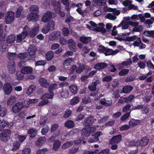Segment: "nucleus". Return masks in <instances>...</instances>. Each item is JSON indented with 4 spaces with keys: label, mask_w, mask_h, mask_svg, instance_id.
I'll use <instances>...</instances> for the list:
<instances>
[{
    "label": "nucleus",
    "mask_w": 154,
    "mask_h": 154,
    "mask_svg": "<svg viewBox=\"0 0 154 154\" xmlns=\"http://www.w3.org/2000/svg\"><path fill=\"white\" fill-rule=\"evenodd\" d=\"M3 89L5 94L6 95L10 94L12 91V86L11 83L9 82L6 83L3 86Z\"/></svg>",
    "instance_id": "9"
},
{
    "label": "nucleus",
    "mask_w": 154,
    "mask_h": 154,
    "mask_svg": "<svg viewBox=\"0 0 154 154\" xmlns=\"http://www.w3.org/2000/svg\"><path fill=\"white\" fill-rule=\"evenodd\" d=\"M107 64L104 62L98 63L95 64L94 68L98 70L103 69L105 68L107 65Z\"/></svg>",
    "instance_id": "18"
},
{
    "label": "nucleus",
    "mask_w": 154,
    "mask_h": 154,
    "mask_svg": "<svg viewBox=\"0 0 154 154\" xmlns=\"http://www.w3.org/2000/svg\"><path fill=\"white\" fill-rule=\"evenodd\" d=\"M62 31L63 35L64 36H68L69 33V32L68 28L65 27L63 28Z\"/></svg>",
    "instance_id": "52"
},
{
    "label": "nucleus",
    "mask_w": 154,
    "mask_h": 154,
    "mask_svg": "<svg viewBox=\"0 0 154 154\" xmlns=\"http://www.w3.org/2000/svg\"><path fill=\"white\" fill-rule=\"evenodd\" d=\"M37 131L35 128H31L29 129L27 133L29 134L31 138H34L36 136L37 134Z\"/></svg>",
    "instance_id": "20"
},
{
    "label": "nucleus",
    "mask_w": 154,
    "mask_h": 154,
    "mask_svg": "<svg viewBox=\"0 0 154 154\" xmlns=\"http://www.w3.org/2000/svg\"><path fill=\"white\" fill-rule=\"evenodd\" d=\"M31 150L29 147L25 148L22 151V154H30Z\"/></svg>",
    "instance_id": "64"
},
{
    "label": "nucleus",
    "mask_w": 154,
    "mask_h": 154,
    "mask_svg": "<svg viewBox=\"0 0 154 154\" xmlns=\"http://www.w3.org/2000/svg\"><path fill=\"white\" fill-rule=\"evenodd\" d=\"M54 52L51 51H49L46 54V60L48 61L50 60L54 57Z\"/></svg>",
    "instance_id": "40"
},
{
    "label": "nucleus",
    "mask_w": 154,
    "mask_h": 154,
    "mask_svg": "<svg viewBox=\"0 0 154 154\" xmlns=\"http://www.w3.org/2000/svg\"><path fill=\"white\" fill-rule=\"evenodd\" d=\"M16 36L14 34L9 35L6 39V41L8 44H11L15 40Z\"/></svg>",
    "instance_id": "29"
},
{
    "label": "nucleus",
    "mask_w": 154,
    "mask_h": 154,
    "mask_svg": "<svg viewBox=\"0 0 154 154\" xmlns=\"http://www.w3.org/2000/svg\"><path fill=\"white\" fill-rule=\"evenodd\" d=\"M141 41L140 38L139 37H137V40L135 41L133 43V45L134 46H140Z\"/></svg>",
    "instance_id": "59"
},
{
    "label": "nucleus",
    "mask_w": 154,
    "mask_h": 154,
    "mask_svg": "<svg viewBox=\"0 0 154 154\" xmlns=\"http://www.w3.org/2000/svg\"><path fill=\"white\" fill-rule=\"evenodd\" d=\"M38 82L42 87L44 88H47L49 85L50 83L45 78L41 77L39 78Z\"/></svg>",
    "instance_id": "11"
},
{
    "label": "nucleus",
    "mask_w": 154,
    "mask_h": 154,
    "mask_svg": "<svg viewBox=\"0 0 154 154\" xmlns=\"http://www.w3.org/2000/svg\"><path fill=\"white\" fill-rule=\"evenodd\" d=\"M8 125V122L7 121L2 120L0 122V131H3L4 128Z\"/></svg>",
    "instance_id": "33"
},
{
    "label": "nucleus",
    "mask_w": 154,
    "mask_h": 154,
    "mask_svg": "<svg viewBox=\"0 0 154 154\" xmlns=\"http://www.w3.org/2000/svg\"><path fill=\"white\" fill-rule=\"evenodd\" d=\"M39 29L38 27H35L34 28L30 33V36L32 37H34L38 33Z\"/></svg>",
    "instance_id": "37"
},
{
    "label": "nucleus",
    "mask_w": 154,
    "mask_h": 154,
    "mask_svg": "<svg viewBox=\"0 0 154 154\" xmlns=\"http://www.w3.org/2000/svg\"><path fill=\"white\" fill-rule=\"evenodd\" d=\"M61 96L62 97L67 98H68L69 96V92L67 90H63L61 93Z\"/></svg>",
    "instance_id": "44"
},
{
    "label": "nucleus",
    "mask_w": 154,
    "mask_h": 154,
    "mask_svg": "<svg viewBox=\"0 0 154 154\" xmlns=\"http://www.w3.org/2000/svg\"><path fill=\"white\" fill-rule=\"evenodd\" d=\"M134 97V96L132 94L130 95L127 97H125V103H128L131 102Z\"/></svg>",
    "instance_id": "56"
},
{
    "label": "nucleus",
    "mask_w": 154,
    "mask_h": 154,
    "mask_svg": "<svg viewBox=\"0 0 154 154\" xmlns=\"http://www.w3.org/2000/svg\"><path fill=\"white\" fill-rule=\"evenodd\" d=\"M80 42L84 44H88L91 40L90 37H86L85 36H81L79 38Z\"/></svg>",
    "instance_id": "19"
},
{
    "label": "nucleus",
    "mask_w": 154,
    "mask_h": 154,
    "mask_svg": "<svg viewBox=\"0 0 154 154\" xmlns=\"http://www.w3.org/2000/svg\"><path fill=\"white\" fill-rule=\"evenodd\" d=\"M122 139V136L121 134H118L113 136L110 139L109 143L110 144H118L120 143Z\"/></svg>",
    "instance_id": "7"
},
{
    "label": "nucleus",
    "mask_w": 154,
    "mask_h": 154,
    "mask_svg": "<svg viewBox=\"0 0 154 154\" xmlns=\"http://www.w3.org/2000/svg\"><path fill=\"white\" fill-rule=\"evenodd\" d=\"M38 15L33 13L29 14L27 16V19L29 21H35L38 20Z\"/></svg>",
    "instance_id": "13"
},
{
    "label": "nucleus",
    "mask_w": 154,
    "mask_h": 154,
    "mask_svg": "<svg viewBox=\"0 0 154 154\" xmlns=\"http://www.w3.org/2000/svg\"><path fill=\"white\" fill-rule=\"evenodd\" d=\"M46 63V61L45 60H38L36 62L35 65L36 66H44Z\"/></svg>",
    "instance_id": "55"
},
{
    "label": "nucleus",
    "mask_w": 154,
    "mask_h": 154,
    "mask_svg": "<svg viewBox=\"0 0 154 154\" xmlns=\"http://www.w3.org/2000/svg\"><path fill=\"white\" fill-rule=\"evenodd\" d=\"M36 48L35 46H30L28 49V52L31 56L34 55L36 53Z\"/></svg>",
    "instance_id": "31"
},
{
    "label": "nucleus",
    "mask_w": 154,
    "mask_h": 154,
    "mask_svg": "<svg viewBox=\"0 0 154 154\" xmlns=\"http://www.w3.org/2000/svg\"><path fill=\"white\" fill-rule=\"evenodd\" d=\"M106 48L102 45H100L98 48V51L99 53H104Z\"/></svg>",
    "instance_id": "57"
},
{
    "label": "nucleus",
    "mask_w": 154,
    "mask_h": 154,
    "mask_svg": "<svg viewBox=\"0 0 154 154\" xmlns=\"http://www.w3.org/2000/svg\"><path fill=\"white\" fill-rule=\"evenodd\" d=\"M46 140V138L45 137H42L38 138L35 142L36 145L37 146H40L44 143Z\"/></svg>",
    "instance_id": "26"
},
{
    "label": "nucleus",
    "mask_w": 154,
    "mask_h": 154,
    "mask_svg": "<svg viewBox=\"0 0 154 154\" xmlns=\"http://www.w3.org/2000/svg\"><path fill=\"white\" fill-rule=\"evenodd\" d=\"M129 146H135L137 148L139 146V142L138 140H130L128 142Z\"/></svg>",
    "instance_id": "36"
},
{
    "label": "nucleus",
    "mask_w": 154,
    "mask_h": 154,
    "mask_svg": "<svg viewBox=\"0 0 154 154\" xmlns=\"http://www.w3.org/2000/svg\"><path fill=\"white\" fill-rule=\"evenodd\" d=\"M23 8V7L21 6H19L17 8L16 13V17L19 18L20 16Z\"/></svg>",
    "instance_id": "42"
},
{
    "label": "nucleus",
    "mask_w": 154,
    "mask_h": 154,
    "mask_svg": "<svg viewBox=\"0 0 154 154\" xmlns=\"http://www.w3.org/2000/svg\"><path fill=\"white\" fill-rule=\"evenodd\" d=\"M72 60L71 58H68L63 62V64L64 66H69L70 65Z\"/></svg>",
    "instance_id": "63"
},
{
    "label": "nucleus",
    "mask_w": 154,
    "mask_h": 154,
    "mask_svg": "<svg viewBox=\"0 0 154 154\" xmlns=\"http://www.w3.org/2000/svg\"><path fill=\"white\" fill-rule=\"evenodd\" d=\"M130 112H128L125 114L121 118L120 120L122 121L126 120L130 116Z\"/></svg>",
    "instance_id": "54"
},
{
    "label": "nucleus",
    "mask_w": 154,
    "mask_h": 154,
    "mask_svg": "<svg viewBox=\"0 0 154 154\" xmlns=\"http://www.w3.org/2000/svg\"><path fill=\"white\" fill-rule=\"evenodd\" d=\"M27 57V54L26 52L20 53L17 55V58L20 60L25 59Z\"/></svg>",
    "instance_id": "43"
},
{
    "label": "nucleus",
    "mask_w": 154,
    "mask_h": 154,
    "mask_svg": "<svg viewBox=\"0 0 154 154\" xmlns=\"http://www.w3.org/2000/svg\"><path fill=\"white\" fill-rule=\"evenodd\" d=\"M16 100L17 98L15 96H11L9 97L7 100V104L9 106H11L16 103Z\"/></svg>",
    "instance_id": "22"
},
{
    "label": "nucleus",
    "mask_w": 154,
    "mask_h": 154,
    "mask_svg": "<svg viewBox=\"0 0 154 154\" xmlns=\"http://www.w3.org/2000/svg\"><path fill=\"white\" fill-rule=\"evenodd\" d=\"M69 88L72 94L75 95L77 94L78 90L77 85L74 84H72L69 86Z\"/></svg>",
    "instance_id": "24"
},
{
    "label": "nucleus",
    "mask_w": 154,
    "mask_h": 154,
    "mask_svg": "<svg viewBox=\"0 0 154 154\" xmlns=\"http://www.w3.org/2000/svg\"><path fill=\"white\" fill-rule=\"evenodd\" d=\"M22 72L24 74H30L33 71L32 68L29 66H24L21 69Z\"/></svg>",
    "instance_id": "17"
},
{
    "label": "nucleus",
    "mask_w": 154,
    "mask_h": 154,
    "mask_svg": "<svg viewBox=\"0 0 154 154\" xmlns=\"http://www.w3.org/2000/svg\"><path fill=\"white\" fill-rule=\"evenodd\" d=\"M8 70L10 74H13L16 71L15 64L14 61L8 63Z\"/></svg>",
    "instance_id": "10"
},
{
    "label": "nucleus",
    "mask_w": 154,
    "mask_h": 154,
    "mask_svg": "<svg viewBox=\"0 0 154 154\" xmlns=\"http://www.w3.org/2000/svg\"><path fill=\"white\" fill-rule=\"evenodd\" d=\"M65 126L66 127L69 128H73L74 126V123L73 121L71 120H69L65 122Z\"/></svg>",
    "instance_id": "38"
},
{
    "label": "nucleus",
    "mask_w": 154,
    "mask_h": 154,
    "mask_svg": "<svg viewBox=\"0 0 154 154\" xmlns=\"http://www.w3.org/2000/svg\"><path fill=\"white\" fill-rule=\"evenodd\" d=\"M14 13L12 11L8 12L5 17V22L6 24H8L13 22L14 20Z\"/></svg>",
    "instance_id": "5"
},
{
    "label": "nucleus",
    "mask_w": 154,
    "mask_h": 154,
    "mask_svg": "<svg viewBox=\"0 0 154 154\" xmlns=\"http://www.w3.org/2000/svg\"><path fill=\"white\" fill-rule=\"evenodd\" d=\"M23 74L21 70L20 71H17L16 73V75L18 79L19 80H22L24 78Z\"/></svg>",
    "instance_id": "47"
},
{
    "label": "nucleus",
    "mask_w": 154,
    "mask_h": 154,
    "mask_svg": "<svg viewBox=\"0 0 154 154\" xmlns=\"http://www.w3.org/2000/svg\"><path fill=\"white\" fill-rule=\"evenodd\" d=\"M35 87L34 85H32L30 86L26 91V94L28 95L31 94L33 92Z\"/></svg>",
    "instance_id": "50"
},
{
    "label": "nucleus",
    "mask_w": 154,
    "mask_h": 154,
    "mask_svg": "<svg viewBox=\"0 0 154 154\" xmlns=\"http://www.w3.org/2000/svg\"><path fill=\"white\" fill-rule=\"evenodd\" d=\"M79 66L77 67L76 69V72L77 73H80L82 72L85 69V65L81 63H79Z\"/></svg>",
    "instance_id": "25"
},
{
    "label": "nucleus",
    "mask_w": 154,
    "mask_h": 154,
    "mask_svg": "<svg viewBox=\"0 0 154 154\" xmlns=\"http://www.w3.org/2000/svg\"><path fill=\"white\" fill-rule=\"evenodd\" d=\"M61 144L60 142L58 140H56L54 142L53 149L54 150H57L60 147Z\"/></svg>",
    "instance_id": "32"
},
{
    "label": "nucleus",
    "mask_w": 154,
    "mask_h": 154,
    "mask_svg": "<svg viewBox=\"0 0 154 154\" xmlns=\"http://www.w3.org/2000/svg\"><path fill=\"white\" fill-rule=\"evenodd\" d=\"M30 11L31 12V13H33L38 14L39 12L38 7L36 5H32L30 8Z\"/></svg>",
    "instance_id": "34"
},
{
    "label": "nucleus",
    "mask_w": 154,
    "mask_h": 154,
    "mask_svg": "<svg viewBox=\"0 0 154 154\" xmlns=\"http://www.w3.org/2000/svg\"><path fill=\"white\" fill-rule=\"evenodd\" d=\"M106 18L110 20H114L116 19V17L111 14L109 13L106 14Z\"/></svg>",
    "instance_id": "60"
},
{
    "label": "nucleus",
    "mask_w": 154,
    "mask_h": 154,
    "mask_svg": "<svg viewBox=\"0 0 154 154\" xmlns=\"http://www.w3.org/2000/svg\"><path fill=\"white\" fill-rule=\"evenodd\" d=\"M137 37H138L136 35L127 37L126 38H125V41H128L129 42L133 41L137 39Z\"/></svg>",
    "instance_id": "51"
},
{
    "label": "nucleus",
    "mask_w": 154,
    "mask_h": 154,
    "mask_svg": "<svg viewBox=\"0 0 154 154\" xmlns=\"http://www.w3.org/2000/svg\"><path fill=\"white\" fill-rule=\"evenodd\" d=\"M133 87L131 85H126L123 87L122 90H121V93L127 94L131 92L133 89Z\"/></svg>",
    "instance_id": "14"
},
{
    "label": "nucleus",
    "mask_w": 154,
    "mask_h": 154,
    "mask_svg": "<svg viewBox=\"0 0 154 154\" xmlns=\"http://www.w3.org/2000/svg\"><path fill=\"white\" fill-rule=\"evenodd\" d=\"M51 5L53 7L55 12L59 14L60 17H63L65 16L64 12L61 11V5L59 1L56 0H52Z\"/></svg>",
    "instance_id": "3"
},
{
    "label": "nucleus",
    "mask_w": 154,
    "mask_h": 154,
    "mask_svg": "<svg viewBox=\"0 0 154 154\" xmlns=\"http://www.w3.org/2000/svg\"><path fill=\"white\" fill-rule=\"evenodd\" d=\"M20 146V143L17 141H15L13 144V148L11 150L14 151L18 149Z\"/></svg>",
    "instance_id": "41"
},
{
    "label": "nucleus",
    "mask_w": 154,
    "mask_h": 154,
    "mask_svg": "<svg viewBox=\"0 0 154 154\" xmlns=\"http://www.w3.org/2000/svg\"><path fill=\"white\" fill-rule=\"evenodd\" d=\"M140 122V120L131 119L129 121V124L131 126H135L138 125Z\"/></svg>",
    "instance_id": "30"
},
{
    "label": "nucleus",
    "mask_w": 154,
    "mask_h": 154,
    "mask_svg": "<svg viewBox=\"0 0 154 154\" xmlns=\"http://www.w3.org/2000/svg\"><path fill=\"white\" fill-rule=\"evenodd\" d=\"M29 32L28 28L27 27H26V26H25L21 34H19L17 35L16 39V42H21L28 35Z\"/></svg>",
    "instance_id": "4"
},
{
    "label": "nucleus",
    "mask_w": 154,
    "mask_h": 154,
    "mask_svg": "<svg viewBox=\"0 0 154 154\" xmlns=\"http://www.w3.org/2000/svg\"><path fill=\"white\" fill-rule=\"evenodd\" d=\"M27 136L26 135H19L17 137V139L20 143H23L26 138Z\"/></svg>",
    "instance_id": "48"
},
{
    "label": "nucleus",
    "mask_w": 154,
    "mask_h": 154,
    "mask_svg": "<svg viewBox=\"0 0 154 154\" xmlns=\"http://www.w3.org/2000/svg\"><path fill=\"white\" fill-rule=\"evenodd\" d=\"M96 120V119H94V116H90L85 120V125L86 126H89L91 125Z\"/></svg>",
    "instance_id": "12"
},
{
    "label": "nucleus",
    "mask_w": 154,
    "mask_h": 154,
    "mask_svg": "<svg viewBox=\"0 0 154 154\" xmlns=\"http://www.w3.org/2000/svg\"><path fill=\"white\" fill-rule=\"evenodd\" d=\"M48 90L49 92L50 97L49 99H51L53 98L54 94L53 91H56L58 88L57 84L56 83H53L51 85L49 84L48 87Z\"/></svg>",
    "instance_id": "6"
},
{
    "label": "nucleus",
    "mask_w": 154,
    "mask_h": 154,
    "mask_svg": "<svg viewBox=\"0 0 154 154\" xmlns=\"http://www.w3.org/2000/svg\"><path fill=\"white\" fill-rule=\"evenodd\" d=\"M54 14L50 11H47L44 14L42 18V21L46 23L48 22L47 25H45L42 29V32L44 34L48 33L50 30H53L55 26L54 22H49L52 18H54L55 16Z\"/></svg>",
    "instance_id": "1"
},
{
    "label": "nucleus",
    "mask_w": 154,
    "mask_h": 154,
    "mask_svg": "<svg viewBox=\"0 0 154 154\" xmlns=\"http://www.w3.org/2000/svg\"><path fill=\"white\" fill-rule=\"evenodd\" d=\"M119 51V50H118L113 51L111 49L107 48L106 49L104 54L106 56L110 55H113L118 53Z\"/></svg>",
    "instance_id": "16"
},
{
    "label": "nucleus",
    "mask_w": 154,
    "mask_h": 154,
    "mask_svg": "<svg viewBox=\"0 0 154 154\" xmlns=\"http://www.w3.org/2000/svg\"><path fill=\"white\" fill-rule=\"evenodd\" d=\"M22 102H19L14 104L12 107V110L14 113L18 112L23 109Z\"/></svg>",
    "instance_id": "8"
},
{
    "label": "nucleus",
    "mask_w": 154,
    "mask_h": 154,
    "mask_svg": "<svg viewBox=\"0 0 154 154\" xmlns=\"http://www.w3.org/2000/svg\"><path fill=\"white\" fill-rule=\"evenodd\" d=\"M149 141V140L146 137H142L140 141L139 142V145L140 144L141 146H145L148 144Z\"/></svg>",
    "instance_id": "23"
},
{
    "label": "nucleus",
    "mask_w": 154,
    "mask_h": 154,
    "mask_svg": "<svg viewBox=\"0 0 154 154\" xmlns=\"http://www.w3.org/2000/svg\"><path fill=\"white\" fill-rule=\"evenodd\" d=\"M59 42L60 44L62 45H65L67 44V40L64 37L60 38Z\"/></svg>",
    "instance_id": "62"
},
{
    "label": "nucleus",
    "mask_w": 154,
    "mask_h": 154,
    "mask_svg": "<svg viewBox=\"0 0 154 154\" xmlns=\"http://www.w3.org/2000/svg\"><path fill=\"white\" fill-rule=\"evenodd\" d=\"M11 131L9 129H5L0 133V140L1 141L7 143L10 139Z\"/></svg>",
    "instance_id": "2"
},
{
    "label": "nucleus",
    "mask_w": 154,
    "mask_h": 154,
    "mask_svg": "<svg viewBox=\"0 0 154 154\" xmlns=\"http://www.w3.org/2000/svg\"><path fill=\"white\" fill-rule=\"evenodd\" d=\"M129 70L127 69H123L119 73V75L120 76L125 75L128 74Z\"/></svg>",
    "instance_id": "53"
},
{
    "label": "nucleus",
    "mask_w": 154,
    "mask_h": 154,
    "mask_svg": "<svg viewBox=\"0 0 154 154\" xmlns=\"http://www.w3.org/2000/svg\"><path fill=\"white\" fill-rule=\"evenodd\" d=\"M17 55L15 52V53H9L8 54V57L9 60H12L15 58Z\"/></svg>",
    "instance_id": "58"
},
{
    "label": "nucleus",
    "mask_w": 154,
    "mask_h": 154,
    "mask_svg": "<svg viewBox=\"0 0 154 154\" xmlns=\"http://www.w3.org/2000/svg\"><path fill=\"white\" fill-rule=\"evenodd\" d=\"M7 112V110L6 108L1 107L0 109V116L3 117L6 115Z\"/></svg>",
    "instance_id": "49"
},
{
    "label": "nucleus",
    "mask_w": 154,
    "mask_h": 154,
    "mask_svg": "<svg viewBox=\"0 0 154 154\" xmlns=\"http://www.w3.org/2000/svg\"><path fill=\"white\" fill-rule=\"evenodd\" d=\"M72 113V111L70 109H67L65 111L63 117L65 118H67L70 116Z\"/></svg>",
    "instance_id": "45"
},
{
    "label": "nucleus",
    "mask_w": 154,
    "mask_h": 154,
    "mask_svg": "<svg viewBox=\"0 0 154 154\" xmlns=\"http://www.w3.org/2000/svg\"><path fill=\"white\" fill-rule=\"evenodd\" d=\"M79 150V147H72L69 150V152L71 154H74L77 152Z\"/></svg>",
    "instance_id": "61"
},
{
    "label": "nucleus",
    "mask_w": 154,
    "mask_h": 154,
    "mask_svg": "<svg viewBox=\"0 0 154 154\" xmlns=\"http://www.w3.org/2000/svg\"><path fill=\"white\" fill-rule=\"evenodd\" d=\"M143 34L145 36L147 37H154V30L145 31L143 32Z\"/></svg>",
    "instance_id": "39"
},
{
    "label": "nucleus",
    "mask_w": 154,
    "mask_h": 154,
    "mask_svg": "<svg viewBox=\"0 0 154 154\" xmlns=\"http://www.w3.org/2000/svg\"><path fill=\"white\" fill-rule=\"evenodd\" d=\"M87 126L84 127L82 130L81 133L83 136L88 137L90 135V132Z\"/></svg>",
    "instance_id": "27"
},
{
    "label": "nucleus",
    "mask_w": 154,
    "mask_h": 154,
    "mask_svg": "<svg viewBox=\"0 0 154 154\" xmlns=\"http://www.w3.org/2000/svg\"><path fill=\"white\" fill-rule=\"evenodd\" d=\"M100 83L99 80H96L94 82L91 83L88 86L89 90L91 91H94L96 90V86L97 84Z\"/></svg>",
    "instance_id": "15"
},
{
    "label": "nucleus",
    "mask_w": 154,
    "mask_h": 154,
    "mask_svg": "<svg viewBox=\"0 0 154 154\" xmlns=\"http://www.w3.org/2000/svg\"><path fill=\"white\" fill-rule=\"evenodd\" d=\"M67 44L71 50L73 51L75 49L76 44L73 39H69L67 41Z\"/></svg>",
    "instance_id": "21"
},
{
    "label": "nucleus",
    "mask_w": 154,
    "mask_h": 154,
    "mask_svg": "<svg viewBox=\"0 0 154 154\" xmlns=\"http://www.w3.org/2000/svg\"><path fill=\"white\" fill-rule=\"evenodd\" d=\"M73 144V143L71 141H68L63 144L62 147L63 149L68 148L71 146Z\"/></svg>",
    "instance_id": "46"
},
{
    "label": "nucleus",
    "mask_w": 154,
    "mask_h": 154,
    "mask_svg": "<svg viewBox=\"0 0 154 154\" xmlns=\"http://www.w3.org/2000/svg\"><path fill=\"white\" fill-rule=\"evenodd\" d=\"M60 32L59 31L55 32L53 35L50 36V39L52 40H55L58 39L60 36Z\"/></svg>",
    "instance_id": "28"
},
{
    "label": "nucleus",
    "mask_w": 154,
    "mask_h": 154,
    "mask_svg": "<svg viewBox=\"0 0 154 154\" xmlns=\"http://www.w3.org/2000/svg\"><path fill=\"white\" fill-rule=\"evenodd\" d=\"M79 100V98L78 97L75 96L70 100V104L71 105H75L78 103Z\"/></svg>",
    "instance_id": "35"
}]
</instances>
